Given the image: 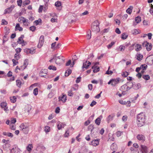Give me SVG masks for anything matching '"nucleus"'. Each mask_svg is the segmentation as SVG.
<instances>
[{
    "instance_id": "33",
    "label": "nucleus",
    "mask_w": 153,
    "mask_h": 153,
    "mask_svg": "<svg viewBox=\"0 0 153 153\" xmlns=\"http://www.w3.org/2000/svg\"><path fill=\"white\" fill-rule=\"evenodd\" d=\"M101 119L99 117H98L95 120V123L97 125L100 124Z\"/></svg>"
},
{
    "instance_id": "4",
    "label": "nucleus",
    "mask_w": 153,
    "mask_h": 153,
    "mask_svg": "<svg viewBox=\"0 0 153 153\" xmlns=\"http://www.w3.org/2000/svg\"><path fill=\"white\" fill-rule=\"evenodd\" d=\"M99 25V23L97 21H94L93 23L91 26L92 30L96 32H99L100 31Z\"/></svg>"
},
{
    "instance_id": "64",
    "label": "nucleus",
    "mask_w": 153,
    "mask_h": 153,
    "mask_svg": "<svg viewBox=\"0 0 153 153\" xmlns=\"http://www.w3.org/2000/svg\"><path fill=\"white\" fill-rule=\"evenodd\" d=\"M30 49L29 48H26L24 50V52L27 54L30 53Z\"/></svg>"
},
{
    "instance_id": "10",
    "label": "nucleus",
    "mask_w": 153,
    "mask_h": 153,
    "mask_svg": "<svg viewBox=\"0 0 153 153\" xmlns=\"http://www.w3.org/2000/svg\"><path fill=\"white\" fill-rule=\"evenodd\" d=\"M131 86L135 90H137L140 88L141 86L139 83L136 84L134 82L131 83Z\"/></svg>"
},
{
    "instance_id": "16",
    "label": "nucleus",
    "mask_w": 153,
    "mask_h": 153,
    "mask_svg": "<svg viewBox=\"0 0 153 153\" xmlns=\"http://www.w3.org/2000/svg\"><path fill=\"white\" fill-rule=\"evenodd\" d=\"M137 138L138 140L141 141L142 142H143L145 140V138L144 136L142 134H138L137 137Z\"/></svg>"
},
{
    "instance_id": "30",
    "label": "nucleus",
    "mask_w": 153,
    "mask_h": 153,
    "mask_svg": "<svg viewBox=\"0 0 153 153\" xmlns=\"http://www.w3.org/2000/svg\"><path fill=\"white\" fill-rule=\"evenodd\" d=\"M115 42H112L109 44L107 45V47L108 48H111L115 44Z\"/></svg>"
},
{
    "instance_id": "15",
    "label": "nucleus",
    "mask_w": 153,
    "mask_h": 153,
    "mask_svg": "<svg viewBox=\"0 0 153 153\" xmlns=\"http://www.w3.org/2000/svg\"><path fill=\"white\" fill-rule=\"evenodd\" d=\"M140 147L142 153H148L147 148L146 146L141 145Z\"/></svg>"
},
{
    "instance_id": "25",
    "label": "nucleus",
    "mask_w": 153,
    "mask_h": 153,
    "mask_svg": "<svg viewBox=\"0 0 153 153\" xmlns=\"http://www.w3.org/2000/svg\"><path fill=\"white\" fill-rule=\"evenodd\" d=\"M92 69H94L93 71L94 73H96L99 71L100 70L99 67H97L94 66L92 68Z\"/></svg>"
},
{
    "instance_id": "34",
    "label": "nucleus",
    "mask_w": 153,
    "mask_h": 153,
    "mask_svg": "<svg viewBox=\"0 0 153 153\" xmlns=\"http://www.w3.org/2000/svg\"><path fill=\"white\" fill-rule=\"evenodd\" d=\"M128 35L124 33L122 34L121 38L123 39H126L128 37Z\"/></svg>"
},
{
    "instance_id": "19",
    "label": "nucleus",
    "mask_w": 153,
    "mask_h": 153,
    "mask_svg": "<svg viewBox=\"0 0 153 153\" xmlns=\"http://www.w3.org/2000/svg\"><path fill=\"white\" fill-rule=\"evenodd\" d=\"M19 20L20 22H22L23 23H25V22L28 23L27 21H28V19H26L23 17H21L19 18Z\"/></svg>"
},
{
    "instance_id": "8",
    "label": "nucleus",
    "mask_w": 153,
    "mask_h": 153,
    "mask_svg": "<svg viewBox=\"0 0 153 153\" xmlns=\"http://www.w3.org/2000/svg\"><path fill=\"white\" fill-rule=\"evenodd\" d=\"M44 41V36H41L39 39V42L37 47L38 48H40L43 45Z\"/></svg>"
},
{
    "instance_id": "44",
    "label": "nucleus",
    "mask_w": 153,
    "mask_h": 153,
    "mask_svg": "<svg viewBox=\"0 0 153 153\" xmlns=\"http://www.w3.org/2000/svg\"><path fill=\"white\" fill-rule=\"evenodd\" d=\"M30 1L29 0H26L23 3V5L25 6L29 4Z\"/></svg>"
},
{
    "instance_id": "53",
    "label": "nucleus",
    "mask_w": 153,
    "mask_h": 153,
    "mask_svg": "<svg viewBox=\"0 0 153 153\" xmlns=\"http://www.w3.org/2000/svg\"><path fill=\"white\" fill-rule=\"evenodd\" d=\"M30 30L32 31H34L36 30V27L34 26H31L30 27Z\"/></svg>"
},
{
    "instance_id": "49",
    "label": "nucleus",
    "mask_w": 153,
    "mask_h": 153,
    "mask_svg": "<svg viewBox=\"0 0 153 153\" xmlns=\"http://www.w3.org/2000/svg\"><path fill=\"white\" fill-rule=\"evenodd\" d=\"M61 5V2L60 1H57L55 3V6L56 7H59Z\"/></svg>"
},
{
    "instance_id": "9",
    "label": "nucleus",
    "mask_w": 153,
    "mask_h": 153,
    "mask_svg": "<svg viewBox=\"0 0 153 153\" xmlns=\"http://www.w3.org/2000/svg\"><path fill=\"white\" fill-rule=\"evenodd\" d=\"M24 37V36L23 35H21V36L18 39L17 41V42L19 44H23L22 45H25L26 44V42H25L24 41L23 39V38Z\"/></svg>"
},
{
    "instance_id": "41",
    "label": "nucleus",
    "mask_w": 153,
    "mask_h": 153,
    "mask_svg": "<svg viewBox=\"0 0 153 153\" xmlns=\"http://www.w3.org/2000/svg\"><path fill=\"white\" fill-rule=\"evenodd\" d=\"M10 128L11 129L15 130L16 129V126L13 124L10 123Z\"/></svg>"
},
{
    "instance_id": "61",
    "label": "nucleus",
    "mask_w": 153,
    "mask_h": 153,
    "mask_svg": "<svg viewBox=\"0 0 153 153\" xmlns=\"http://www.w3.org/2000/svg\"><path fill=\"white\" fill-rule=\"evenodd\" d=\"M97 103V102L94 101V100H93L91 103V104H90V105L91 106V107H93V106L94 105H95Z\"/></svg>"
},
{
    "instance_id": "45",
    "label": "nucleus",
    "mask_w": 153,
    "mask_h": 153,
    "mask_svg": "<svg viewBox=\"0 0 153 153\" xmlns=\"http://www.w3.org/2000/svg\"><path fill=\"white\" fill-rule=\"evenodd\" d=\"M33 94L35 95H36L38 93V88H35L33 90Z\"/></svg>"
},
{
    "instance_id": "38",
    "label": "nucleus",
    "mask_w": 153,
    "mask_h": 153,
    "mask_svg": "<svg viewBox=\"0 0 153 153\" xmlns=\"http://www.w3.org/2000/svg\"><path fill=\"white\" fill-rule=\"evenodd\" d=\"M10 101L14 103L16 101V98L14 96L13 97H10Z\"/></svg>"
},
{
    "instance_id": "62",
    "label": "nucleus",
    "mask_w": 153,
    "mask_h": 153,
    "mask_svg": "<svg viewBox=\"0 0 153 153\" xmlns=\"http://www.w3.org/2000/svg\"><path fill=\"white\" fill-rule=\"evenodd\" d=\"M50 130V128L48 126H46L45 127V131L47 132L49 131Z\"/></svg>"
},
{
    "instance_id": "7",
    "label": "nucleus",
    "mask_w": 153,
    "mask_h": 153,
    "mask_svg": "<svg viewBox=\"0 0 153 153\" xmlns=\"http://www.w3.org/2000/svg\"><path fill=\"white\" fill-rule=\"evenodd\" d=\"M93 128L91 131V133L92 135L94 137L97 136L98 134V129L97 128H93V126L92 125L89 126L88 128Z\"/></svg>"
},
{
    "instance_id": "13",
    "label": "nucleus",
    "mask_w": 153,
    "mask_h": 153,
    "mask_svg": "<svg viewBox=\"0 0 153 153\" xmlns=\"http://www.w3.org/2000/svg\"><path fill=\"white\" fill-rule=\"evenodd\" d=\"M91 64V63L89 61L88 62L87 61H85V62H83V65L82 67V69L85 68L86 69L88 68L89 65Z\"/></svg>"
},
{
    "instance_id": "14",
    "label": "nucleus",
    "mask_w": 153,
    "mask_h": 153,
    "mask_svg": "<svg viewBox=\"0 0 153 153\" xmlns=\"http://www.w3.org/2000/svg\"><path fill=\"white\" fill-rule=\"evenodd\" d=\"M119 78H117L116 79H112L111 85L113 86H115L119 82Z\"/></svg>"
},
{
    "instance_id": "56",
    "label": "nucleus",
    "mask_w": 153,
    "mask_h": 153,
    "mask_svg": "<svg viewBox=\"0 0 153 153\" xmlns=\"http://www.w3.org/2000/svg\"><path fill=\"white\" fill-rule=\"evenodd\" d=\"M18 5L19 6H21L22 3V0H18L17 1Z\"/></svg>"
},
{
    "instance_id": "35",
    "label": "nucleus",
    "mask_w": 153,
    "mask_h": 153,
    "mask_svg": "<svg viewBox=\"0 0 153 153\" xmlns=\"http://www.w3.org/2000/svg\"><path fill=\"white\" fill-rule=\"evenodd\" d=\"M74 87H73L71 88V89L73 91H76L77 89L78 88V85L76 84L74 85Z\"/></svg>"
},
{
    "instance_id": "11",
    "label": "nucleus",
    "mask_w": 153,
    "mask_h": 153,
    "mask_svg": "<svg viewBox=\"0 0 153 153\" xmlns=\"http://www.w3.org/2000/svg\"><path fill=\"white\" fill-rule=\"evenodd\" d=\"M14 7V5H12L9 7L7 8L4 10V14L10 13Z\"/></svg>"
},
{
    "instance_id": "29",
    "label": "nucleus",
    "mask_w": 153,
    "mask_h": 153,
    "mask_svg": "<svg viewBox=\"0 0 153 153\" xmlns=\"http://www.w3.org/2000/svg\"><path fill=\"white\" fill-rule=\"evenodd\" d=\"M71 73V70L70 69L67 70L65 73V76H68Z\"/></svg>"
},
{
    "instance_id": "51",
    "label": "nucleus",
    "mask_w": 153,
    "mask_h": 153,
    "mask_svg": "<svg viewBox=\"0 0 153 153\" xmlns=\"http://www.w3.org/2000/svg\"><path fill=\"white\" fill-rule=\"evenodd\" d=\"M132 33L133 34H137L139 33V32L136 29H134L132 30Z\"/></svg>"
},
{
    "instance_id": "63",
    "label": "nucleus",
    "mask_w": 153,
    "mask_h": 153,
    "mask_svg": "<svg viewBox=\"0 0 153 153\" xmlns=\"http://www.w3.org/2000/svg\"><path fill=\"white\" fill-rule=\"evenodd\" d=\"M21 49L20 48H18L16 49V51L17 53H19L21 51Z\"/></svg>"
},
{
    "instance_id": "22",
    "label": "nucleus",
    "mask_w": 153,
    "mask_h": 153,
    "mask_svg": "<svg viewBox=\"0 0 153 153\" xmlns=\"http://www.w3.org/2000/svg\"><path fill=\"white\" fill-rule=\"evenodd\" d=\"M28 63L27 59H25L24 62L23 66V70H24L27 67V66L28 65Z\"/></svg>"
},
{
    "instance_id": "48",
    "label": "nucleus",
    "mask_w": 153,
    "mask_h": 153,
    "mask_svg": "<svg viewBox=\"0 0 153 153\" xmlns=\"http://www.w3.org/2000/svg\"><path fill=\"white\" fill-rule=\"evenodd\" d=\"M69 129L67 130L64 134V137H68L69 135Z\"/></svg>"
},
{
    "instance_id": "36",
    "label": "nucleus",
    "mask_w": 153,
    "mask_h": 153,
    "mask_svg": "<svg viewBox=\"0 0 153 153\" xmlns=\"http://www.w3.org/2000/svg\"><path fill=\"white\" fill-rule=\"evenodd\" d=\"M142 77L143 78L146 80H148L150 79V76L148 75H144Z\"/></svg>"
},
{
    "instance_id": "6",
    "label": "nucleus",
    "mask_w": 153,
    "mask_h": 153,
    "mask_svg": "<svg viewBox=\"0 0 153 153\" xmlns=\"http://www.w3.org/2000/svg\"><path fill=\"white\" fill-rule=\"evenodd\" d=\"M146 63L148 65H151L153 64V55L148 56L146 59Z\"/></svg>"
},
{
    "instance_id": "59",
    "label": "nucleus",
    "mask_w": 153,
    "mask_h": 153,
    "mask_svg": "<svg viewBox=\"0 0 153 153\" xmlns=\"http://www.w3.org/2000/svg\"><path fill=\"white\" fill-rule=\"evenodd\" d=\"M16 122V118H11V120L10 123L14 124Z\"/></svg>"
},
{
    "instance_id": "28",
    "label": "nucleus",
    "mask_w": 153,
    "mask_h": 153,
    "mask_svg": "<svg viewBox=\"0 0 153 153\" xmlns=\"http://www.w3.org/2000/svg\"><path fill=\"white\" fill-rule=\"evenodd\" d=\"M3 134L4 135H7L10 137H12L13 136V134L10 132H4L3 133Z\"/></svg>"
},
{
    "instance_id": "37",
    "label": "nucleus",
    "mask_w": 153,
    "mask_h": 153,
    "mask_svg": "<svg viewBox=\"0 0 153 153\" xmlns=\"http://www.w3.org/2000/svg\"><path fill=\"white\" fill-rule=\"evenodd\" d=\"M16 85L19 87H20L22 84L21 81L19 80H16Z\"/></svg>"
},
{
    "instance_id": "50",
    "label": "nucleus",
    "mask_w": 153,
    "mask_h": 153,
    "mask_svg": "<svg viewBox=\"0 0 153 153\" xmlns=\"http://www.w3.org/2000/svg\"><path fill=\"white\" fill-rule=\"evenodd\" d=\"M122 134L123 132L120 131H118L116 133V135L118 137L121 136V135Z\"/></svg>"
},
{
    "instance_id": "46",
    "label": "nucleus",
    "mask_w": 153,
    "mask_h": 153,
    "mask_svg": "<svg viewBox=\"0 0 153 153\" xmlns=\"http://www.w3.org/2000/svg\"><path fill=\"white\" fill-rule=\"evenodd\" d=\"M112 120V117L111 115H109L107 119V120L108 123H109L110 121Z\"/></svg>"
},
{
    "instance_id": "3",
    "label": "nucleus",
    "mask_w": 153,
    "mask_h": 153,
    "mask_svg": "<svg viewBox=\"0 0 153 153\" xmlns=\"http://www.w3.org/2000/svg\"><path fill=\"white\" fill-rule=\"evenodd\" d=\"M131 82H128L126 84H125L121 87V89L122 91V94L125 95L126 94V92L129 90L131 88Z\"/></svg>"
},
{
    "instance_id": "54",
    "label": "nucleus",
    "mask_w": 153,
    "mask_h": 153,
    "mask_svg": "<svg viewBox=\"0 0 153 153\" xmlns=\"http://www.w3.org/2000/svg\"><path fill=\"white\" fill-rule=\"evenodd\" d=\"M73 91L71 89L70 90H69L68 92V95L70 96H72L73 95V93L72 92Z\"/></svg>"
},
{
    "instance_id": "27",
    "label": "nucleus",
    "mask_w": 153,
    "mask_h": 153,
    "mask_svg": "<svg viewBox=\"0 0 153 153\" xmlns=\"http://www.w3.org/2000/svg\"><path fill=\"white\" fill-rule=\"evenodd\" d=\"M132 8L133 7L132 6H130V7L128 8L126 10V12L129 14H131L132 12Z\"/></svg>"
},
{
    "instance_id": "60",
    "label": "nucleus",
    "mask_w": 153,
    "mask_h": 153,
    "mask_svg": "<svg viewBox=\"0 0 153 153\" xmlns=\"http://www.w3.org/2000/svg\"><path fill=\"white\" fill-rule=\"evenodd\" d=\"M127 118V116L126 115L123 116L122 118L123 121L125 122L126 121Z\"/></svg>"
},
{
    "instance_id": "20",
    "label": "nucleus",
    "mask_w": 153,
    "mask_h": 153,
    "mask_svg": "<svg viewBox=\"0 0 153 153\" xmlns=\"http://www.w3.org/2000/svg\"><path fill=\"white\" fill-rule=\"evenodd\" d=\"M15 30L16 31L18 30L20 31H21L23 30V28L20 26V25L19 23H17L16 26Z\"/></svg>"
},
{
    "instance_id": "47",
    "label": "nucleus",
    "mask_w": 153,
    "mask_h": 153,
    "mask_svg": "<svg viewBox=\"0 0 153 153\" xmlns=\"http://www.w3.org/2000/svg\"><path fill=\"white\" fill-rule=\"evenodd\" d=\"M91 31L90 30L88 32L87 36V38L88 39H90L91 38Z\"/></svg>"
},
{
    "instance_id": "12",
    "label": "nucleus",
    "mask_w": 153,
    "mask_h": 153,
    "mask_svg": "<svg viewBox=\"0 0 153 153\" xmlns=\"http://www.w3.org/2000/svg\"><path fill=\"white\" fill-rule=\"evenodd\" d=\"M47 73V69H42L40 71L39 75L42 77H45V76H46Z\"/></svg>"
},
{
    "instance_id": "52",
    "label": "nucleus",
    "mask_w": 153,
    "mask_h": 153,
    "mask_svg": "<svg viewBox=\"0 0 153 153\" xmlns=\"http://www.w3.org/2000/svg\"><path fill=\"white\" fill-rule=\"evenodd\" d=\"M22 69H23V66H21L20 68H19L18 66H17L16 68L15 71L17 73L18 72L17 71V69H19V70H23Z\"/></svg>"
},
{
    "instance_id": "43",
    "label": "nucleus",
    "mask_w": 153,
    "mask_h": 153,
    "mask_svg": "<svg viewBox=\"0 0 153 153\" xmlns=\"http://www.w3.org/2000/svg\"><path fill=\"white\" fill-rule=\"evenodd\" d=\"M30 53L33 54L35 53V49L33 48H31L30 49Z\"/></svg>"
},
{
    "instance_id": "21",
    "label": "nucleus",
    "mask_w": 153,
    "mask_h": 153,
    "mask_svg": "<svg viewBox=\"0 0 153 153\" xmlns=\"http://www.w3.org/2000/svg\"><path fill=\"white\" fill-rule=\"evenodd\" d=\"M66 100V96L65 95H63L62 97H59V100H61L63 102H65Z\"/></svg>"
},
{
    "instance_id": "26",
    "label": "nucleus",
    "mask_w": 153,
    "mask_h": 153,
    "mask_svg": "<svg viewBox=\"0 0 153 153\" xmlns=\"http://www.w3.org/2000/svg\"><path fill=\"white\" fill-rule=\"evenodd\" d=\"M135 47L136 48L135 50L137 51H140L142 48L141 45L139 44H137L136 45Z\"/></svg>"
},
{
    "instance_id": "32",
    "label": "nucleus",
    "mask_w": 153,
    "mask_h": 153,
    "mask_svg": "<svg viewBox=\"0 0 153 153\" xmlns=\"http://www.w3.org/2000/svg\"><path fill=\"white\" fill-rule=\"evenodd\" d=\"M48 69L50 70H53L56 71V68L55 66L52 65L49 66L48 68Z\"/></svg>"
},
{
    "instance_id": "57",
    "label": "nucleus",
    "mask_w": 153,
    "mask_h": 153,
    "mask_svg": "<svg viewBox=\"0 0 153 153\" xmlns=\"http://www.w3.org/2000/svg\"><path fill=\"white\" fill-rule=\"evenodd\" d=\"M88 13V12L86 10L84 12L80 14V16H84V15H87Z\"/></svg>"
},
{
    "instance_id": "31",
    "label": "nucleus",
    "mask_w": 153,
    "mask_h": 153,
    "mask_svg": "<svg viewBox=\"0 0 153 153\" xmlns=\"http://www.w3.org/2000/svg\"><path fill=\"white\" fill-rule=\"evenodd\" d=\"M141 21L140 17L138 16H137L135 18V21L137 23H139Z\"/></svg>"
},
{
    "instance_id": "55",
    "label": "nucleus",
    "mask_w": 153,
    "mask_h": 153,
    "mask_svg": "<svg viewBox=\"0 0 153 153\" xmlns=\"http://www.w3.org/2000/svg\"><path fill=\"white\" fill-rule=\"evenodd\" d=\"M128 75V72H123L122 74V75L124 77H127Z\"/></svg>"
},
{
    "instance_id": "42",
    "label": "nucleus",
    "mask_w": 153,
    "mask_h": 153,
    "mask_svg": "<svg viewBox=\"0 0 153 153\" xmlns=\"http://www.w3.org/2000/svg\"><path fill=\"white\" fill-rule=\"evenodd\" d=\"M7 104L6 102H3L1 104V106L2 108H4L7 107Z\"/></svg>"
},
{
    "instance_id": "5",
    "label": "nucleus",
    "mask_w": 153,
    "mask_h": 153,
    "mask_svg": "<svg viewBox=\"0 0 153 153\" xmlns=\"http://www.w3.org/2000/svg\"><path fill=\"white\" fill-rule=\"evenodd\" d=\"M20 130L22 131L24 133L27 134L29 131L28 126L26 123H22L20 126Z\"/></svg>"
},
{
    "instance_id": "18",
    "label": "nucleus",
    "mask_w": 153,
    "mask_h": 153,
    "mask_svg": "<svg viewBox=\"0 0 153 153\" xmlns=\"http://www.w3.org/2000/svg\"><path fill=\"white\" fill-rule=\"evenodd\" d=\"M145 44V47L147 51H150L152 48V45L151 44H149L148 42H146Z\"/></svg>"
},
{
    "instance_id": "23",
    "label": "nucleus",
    "mask_w": 153,
    "mask_h": 153,
    "mask_svg": "<svg viewBox=\"0 0 153 153\" xmlns=\"http://www.w3.org/2000/svg\"><path fill=\"white\" fill-rule=\"evenodd\" d=\"M91 143L93 146H96L99 144V141L97 140H94L91 142Z\"/></svg>"
},
{
    "instance_id": "2",
    "label": "nucleus",
    "mask_w": 153,
    "mask_h": 153,
    "mask_svg": "<svg viewBox=\"0 0 153 153\" xmlns=\"http://www.w3.org/2000/svg\"><path fill=\"white\" fill-rule=\"evenodd\" d=\"M57 55L56 54L54 55L53 58L50 60L49 61L52 62L54 60L56 64L59 65L64 62V59L63 56H57Z\"/></svg>"
},
{
    "instance_id": "24",
    "label": "nucleus",
    "mask_w": 153,
    "mask_h": 153,
    "mask_svg": "<svg viewBox=\"0 0 153 153\" xmlns=\"http://www.w3.org/2000/svg\"><path fill=\"white\" fill-rule=\"evenodd\" d=\"M136 56H137V59L138 61H141L143 58V56L140 54L137 53Z\"/></svg>"
},
{
    "instance_id": "58",
    "label": "nucleus",
    "mask_w": 153,
    "mask_h": 153,
    "mask_svg": "<svg viewBox=\"0 0 153 153\" xmlns=\"http://www.w3.org/2000/svg\"><path fill=\"white\" fill-rule=\"evenodd\" d=\"M81 77L80 76L78 77L76 80V83H79L80 82L81 80Z\"/></svg>"
},
{
    "instance_id": "39",
    "label": "nucleus",
    "mask_w": 153,
    "mask_h": 153,
    "mask_svg": "<svg viewBox=\"0 0 153 153\" xmlns=\"http://www.w3.org/2000/svg\"><path fill=\"white\" fill-rule=\"evenodd\" d=\"M42 21V20L41 19H39L38 20L35 21L34 23V24L36 25H38L39 22H41Z\"/></svg>"
},
{
    "instance_id": "1",
    "label": "nucleus",
    "mask_w": 153,
    "mask_h": 153,
    "mask_svg": "<svg viewBox=\"0 0 153 153\" xmlns=\"http://www.w3.org/2000/svg\"><path fill=\"white\" fill-rule=\"evenodd\" d=\"M145 116L143 113H140L137 116V123L138 127H141L143 126L145 123Z\"/></svg>"
},
{
    "instance_id": "40",
    "label": "nucleus",
    "mask_w": 153,
    "mask_h": 153,
    "mask_svg": "<svg viewBox=\"0 0 153 153\" xmlns=\"http://www.w3.org/2000/svg\"><path fill=\"white\" fill-rule=\"evenodd\" d=\"M33 147L31 144H29L28 146L27 147V150L29 152L31 151L32 148Z\"/></svg>"
},
{
    "instance_id": "17",
    "label": "nucleus",
    "mask_w": 153,
    "mask_h": 153,
    "mask_svg": "<svg viewBox=\"0 0 153 153\" xmlns=\"http://www.w3.org/2000/svg\"><path fill=\"white\" fill-rule=\"evenodd\" d=\"M66 126V124L63 123L59 122L57 125V127L59 130L61 129Z\"/></svg>"
}]
</instances>
